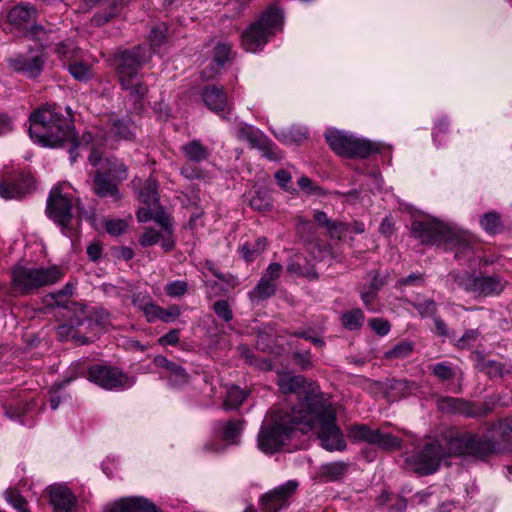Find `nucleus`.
<instances>
[{
  "mask_svg": "<svg viewBox=\"0 0 512 512\" xmlns=\"http://www.w3.org/2000/svg\"><path fill=\"white\" fill-rule=\"evenodd\" d=\"M309 410L302 415L301 410L291 413H278L271 422L264 423L257 435V447L265 454L278 452L297 431L308 433L315 430L321 445L328 451H342L346 443L336 424V415L323 402L319 395L307 397Z\"/></svg>",
  "mask_w": 512,
  "mask_h": 512,
  "instance_id": "1",
  "label": "nucleus"
},
{
  "mask_svg": "<svg viewBox=\"0 0 512 512\" xmlns=\"http://www.w3.org/2000/svg\"><path fill=\"white\" fill-rule=\"evenodd\" d=\"M67 116L65 117L60 108L56 106H44L37 109L29 117L30 138L43 147L57 148L64 143H70V159L71 162L76 160L75 150L78 147L91 146L94 149L105 144L113 145L118 140H132L134 132L129 122L124 120H114L108 124V134L103 135L97 132L83 133L79 142L76 141V134L73 127L72 111L66 108Z\"/></svg>",
  "mask_w": 512,
  "mask_h": 512,
  "instance_id": "2",
  "label": "nucleus"
},
{
  "mask_svg": "<svg viewBox=\"0 0 512 512\" xmlns=\"http://www.w3.org/2000/svg\"><path fill=\"white\" fill-rule=\"evenodd\" d=\"M508 449H512V424L506 420L492 425L481 436L469 432L456 434L451 443L452 453L479 459Z\"/></svg>",
  "mask_w": 512,
  "mask_h": 512,
  "instance_id": "3",
  "label": "nucleus"
},
{
  "mask_svg": "<svg viewBox=\"0 0 512 512\" xmlns=\"http://www.w3.org/2000/svg\"><path fill=\"white\" fill-rule=\"evenodd\" d=\"M411 232L421 243L442 244L445 249L454 250L456 258L471 250V236L468 233L451 229L436 219L414 221Z\"/></svg>",
  "mask_w": 512,
  "mask_h": 512,
  "instance_id": "4",
  "label": "nucleus"
},
{
  "mask_svg": "<svg viewBox=\"0 0 512 512\" xmlns=\"http://www.w3.org/2000/svg\"><path fill=\"white\" fill-rule=\"evenodd\" d=\"M150 59V50L141 46L124 51L117 58V73L121 86L129 91V95L135 101L142 99L147 93V87L140 81L138 72Z\"/></svg>",
  "mask_w": 512,
  "mask_h": 512,
  "instance_id": "5",
  "label": "nucleus"
},
{
  "mask_svg": "<svg viewBox=\"0 0 512 512\" xmlns=\"http://www.w3.org/2000/svg\"><path fill=\"white\" fill-rule=\"evenodd\" d=\"M453 438L454 436L446 441L445 447L440 440H432L423 447L416 449L411 455L405 453L406 466L420 475H429L436 472L444 457L464 455V453H452L451 443Z\"/></svg>",
  "mask_w": 512,
  "mask_h": 512,
  "instance_id": "6",
  "label": "nucleus"
},
{
  "mask_svg": "<svg viewBox=\"0 0 512 512\" xmlns=\"http://www.w3.org/2000/svg\"><path fill=\"white\" fill-rule=\"evenodd\" d=\"M283 13L276 6H270L259 19L242 34V45L248 52L263 48L268 38L282 29Z\"/></svg>",
  "mask_w": 512,
  "mask_h": 512,
  "instance_id": "7",
  "label": "nucleus"
},
{
  "mask_svg": "<svg viewBox=\"0 0 512 512\" xmlns=\"http://www.w3.org/2000/svg\"><path fill=\"white\" fill-rule=\"evenodd\" d=\"M63 277L56 267L28 268L17 266L12 271L14 287L22 293H31L40 287L52 285Z\"/></svg>",
  "mask_w": 512,
  "mask_h": 512,
  "instance_id": "8",
  "label": "nucleus"
},
{
  "mask_svg": "<svg viewBox=\"0 0 512 512\" xmlns=\"http://www.w3.org/2000/svg\"><path fill=\"white\" fill-rule=\"evenodd\" d=\"M325 138L336 154L347 158H366L374 150L369 141L336 129H329Z\"/></svg>",
  "mask_w": 512,
  "mask_h": 512,
  "instance_id": "9",
  "label": "nucleus"
},
{
  "mask_svg": "<svg viewBox=\"0 0 512 512\" xmlns=\"http://www.w3.org/2000/svg\"><path fill=\"white\" fill-rule=\"evenodd\" d=\"M69 189L68 184L59 183L51 189L47 198V216L62 227H67L73 217V199Z\"/></svg>",
  "mask_w": 512,
  "mask_h": 512,
  "instance_id": "10",
  "label": "nucleus"
},
{
  "mask_svg": "<svg viewBox=\"0 0 512 512\" xmlns=\"http://www.w3.org/2000/svg\"><path fill=\"white\" fill-rule=\"evenodd\" d=\"M458 285L466 292L480 297L499 295L506 287L507 282L497 274L475 276L469 273L455 278Z\"/></svg>",
  "mask_w": 512,
  "mask_h": 512,
  "instance_id": "11",
  "label": "nucleus"
},
{
  "mask_svg": "<svg viewBox=\"0 0 512 512\" xmlns=\"http://www.w3.org/2000/svg\"><path fill=\"white\" fill-rule=\"evenodd\" d=\"M88 379L107 390L129 388L134 383L118 368L103 365L91 366L88 371Z\"/></svg>",
  "mask_w": 512,
  "mask_h": 512,
  "instance_id": "12",
  "label": "nucleus"
},
{
  "mask_svg": "<svg viewBox=\"0 0 512 512\" xmlns=\"http://www.w3.org/2000/svg\"><path fill=\"white\" fill-rule=\"evenodd\" d=\"M277 384L283 393H298L300 390H303V392L305 393L304 401L301 402L297 407L293 408L292 410H301L302 415H306L307 411L309 410L307 405V397L312 394H315L319 395L322 398L323 402L335 414L331 405L325 401L323 395L319 391H316V389L313 388L311 385H309L308 387L305 386L306 380L303 376L295 375L290 372L283 373L278 376Z\"/></svg>",
  "mask_w": 512,
  "mask_h": 512,
  "instance_id": "13",
  "label": "nucleus"
},
{
  "mask_svg": "<svg viewBox=\"0 0 512 512\" xmlns=\"http://www.w3.org/2000/svg\"><path fill=\"white\" fill-rule=\"evenodd\" d=\"M299 486L296 480H289L263 496V512H279L289 505L288 499Z\"/></svg>",
  "mask_w": 512,
  "mask_h": 512,
  "instance_id": "14",
  "label": "nucleus"
},
{
  "mask_svg": "<svg viewBox=\"0 0 512 512\" xmlns=\"http://www.w3.org/2000/svg\"><path fill=\"white\" fill-rule=\"evenodd\" d=\"M9 65L15 72L28 78L39 76L43 70L44 58L41 53L29 52L9 59Z\"/></svg>",
  "mask_w": 512,
  "mask_h": 512,
  "instance_id": "15",
  "label": "nucleus"
},
{
  "mask_svg": "<svg viewBox=\"0 0 512 512\" xmlns=\"http://www.w3.org/2000/svg\"><path fill=\"white\" fill-rule=\"evenodd\" d=\"M158 185L155 180L148 179L140 189L139 198L146 207L139 208L137 218L139 222H147L153 217V213L159 205Z\"/></svg>",
  "mask_w": 512,
  "mask_h": 512,
  "instance_id": "16",
  "label": "nucleus"
},
{
  "mask_svg": "<svg viewBox=\"0 0 512 512\" xmlns=\"http://www.w3.org/2000/svg\"><path fill=\"white\" fill-rule=\"evenodd\" d=\"M34 189V179L30 175H18L16 178L0 182V197L6 200L21 199Z\"/></svg>",
  "mask_w": 512,
  "mask_h": 512,
  "instance_id": "17",
  "label": "nucleus"
},
{
  "mask_svg": "<svg viewBox=\"0 0 512 512\" xmlns=\"http://www.w3.org/2000/svg\"><path fill=\"white\" fill-rule=\"evenodd\" d=\"M88 160L91 165L99 166L98 170L105 172L115 180L122 181L128 176V168L123 162L115 158L102 159L101 153L94 149V147L91 148Z\"/></svg>",
  "mask_w": 512,
  "mask_h": 512,
  "instance_id": "18",
  "label": "nucleus"
},
{
  "mask_svg": "<svg viewBox=\"0 0 512 512\" xmlns=\"http://www.w3.org/2000/svg\"><path fill=\"white\" fill-rule=\"evenodd\" d=\"M105 512H160V510L144 497H124L108 506Z\"/></svg>",
  "mask_w": 512,
  "mask_h": 512,
  "instance_id": "19",
  "label": "nucleus"
},
{
  "mask_svg": "<svg viewBox=\"0 0 512 512\" xmlns=\"http://www.w3.org/2000/svg\"><path fill=\"white\" fill-rule=\"evenodd\" d=\"M153 362L158 368L163 369L166 372L164 377L167 378L171 386L181 387L188 382L189 375L179 364L170 361L161 355H157Z\"/></svg>",
  "mask_w": 512,
  "mask_h": 512,
  "instance_id": "20",
  "label": "nucleus"
},
{
  "mask_svg": "<svg viewBox=\"0 0 512 512\" xmlns=\"http://www.w3.org/2000/svg\"><path fill=\"white\" fill-rule=\"evenodd\" d=\"M438 407L444 412L459 413L469 417L482 415L472 403L461 398L444 397L438 401Z\"/></svg>",
  "mask_w": 512,
  "mask_h": 512,
  "instance_id": "21",
  "label": "nucleus"
},
{
  "mask_svg": "<svg viewBox=\"0 0 512 512\" xmlns=\"http://www.w3.org/2000/svg\"><path fill=\"white\" fill-rule=\"evenodd\" d=\"M202 98L205 105L213 112L220 113L228 105L227 95L222 87L209 85L204 88Z\"/></svg>",
  "mask_w": 512,
  "mask_h": 512,
  "instance_id": "22",
  "label": "nucleus"
},
{
  "mask_svg": "<svg viewBox=\"0 0 512 512\" xmlns=\"http://www.w3.org/2000/svg\"><path fill=\"white\" fill-rule=\"evenodd\" d=\"M36 17V9L29 4H20L13 7L8 13V21L18 27L26 29L32 26Z\"/></svg>",
  "mask_w": 512,
  "mask_h": 512,
  "instance_id": "23",
  "label": "nucleus"
},
{
  "mask_svg": "<svg viewBox=\"0 0 512 512\" xmlns=\"http://www.w3.org/2000/svg\"><path fill=\"white\" fill-rule=\"evenodd\" d=\"M105 172L97 171L94 177V192L103 198H111L114 202L120 199V193L115 183L107 179Z\"/></svg>",
  "mask_w": 512,
  "mask_h": 512,
  "instance_id": "24",
  "label": "nucleus"
},
{
  "mask_svg": "<svg viewBox=\"0 0 512 512\" xmlns=\"http://www.w3.org/2000/svg\"><path fill=\"white\" fill-rule=\"evenodd\" d=\"M50 500L55 512H71L75 503L70 491L63 487H53L50 491Z\"/></svg>",
  "mask_w": 512,
  "mask_h": 512,
  "instance_id": "25",
  "label": "nucleus"
},
{
  "mask_svg": "<svg viewBox=\"0 0 512 512\" xmlns=\"http://www.w3.org/2000/svg\"><path fill=\"white\" fill-rule=\"evenodd\" d=\"M476 368L485 372L490 378L503 377L512 372V365L494 360H487L482 356H478Z\"/></svg>",
  "mask_w": 512,
  "mask_h": 512,
  "instance_id": "26",
  "label": "nucleus"
},
{
  "mask_svg": "<svg viewBox=\"0 0 512 512\" xmlns=\"http://www.w3.org/2000/svg\"><path fill=\"white\" fill-rule=\"evenodd\" d=\"M184 156L193 163H200L206 161L210 152L206 146H204L199 140H192L184 144L180 148Z\"/></svg>",
  "mask_w": 512,
  "mask_h": 512,
  "instance_id": "27",
  "label": "nucleus"
},
{
  "mask_svg": "<svg viewBox=\"0 0 512 512\" xmlns=\"http://www.w3.org/2000/svg\"><path fill=\"white\" fill-rule=\"evenodd\" d=\"M313 217L318 225L327 229L331 238L341 239L344 236V230L348 228L343 222L331 220L323 211H315Z\"/></svg>",
  "mask_w": 512,
  "mask_h": 512,
  "instance_id": "28",
  "label": "nucleus"
},
{
  "mask_svg": "<svg viewBox=\"0 0 512 512\" xmlns=\"http://www.w3.org/2000/svg\"><path fill=\"white\" fill-rule=\"evenodd\" d=\"M349 464L343 461L326 463L319 468V477L327 482L340 480L347 472Z\"/></svg>",
  "mask_w": 512,
  "mask_h": 512,
  "instance_id": "29",
  "label": "nucleus"
},
{
  "mask_svg": "<svg viewBox=\"0 0 512 512\" xmlns=\"http://www.w3.org/2000/svg\"><path fill=\"white\" fill-rule=\"evenodd\" d=\"M379 429H371L365 424L354 425L348 430V437L354 442L374 445Z\"/></svg>",
  "mask_w": 512,
  "mask_h": 512,
  "instance_id": "30",
  "label": "nucleus"
},
{
  "mask_svg": "<svg viewBox=\"0 0 512 512\" xmlns=\"http://www.w3.org/2000/svg\"><path fill=\"white\" fill-rule=\"evenodd\" d=\"M74 288L75 285L72 282H68L61 290L50 294V298L53 301L51 305L58 308H68L69 304L75 305L71 300Z\"/></svg>",
  "mask_w": 512,
  "mask_h": 512,
  "instance_id": "31",
  "label": "nucleus"
},
{
  "mask_svg": "<svg viewBox=\"0 0 512 512\" xmlns=\"http://www.w3.org/2000/svg\"><path fill=\"white\" fill-rule=\"evenodd\" d=\"M231 53V46L227 43H219L214 48L213 62L217 66V70L215 72H208L203 70V76L205 78H212L221 68L225 62L229 60V56Z\"/></svg>",
  "mask_w": 512,
  "mask_h": 512,
  "instance_id": "32",
  "label": "nucleus"
},
{
  "mask_svg": "<svg viewBox=\"0 0 512 512\" xmlns=\"http://www.w3.org/2000/svg\"><path fill=\"white\" fill-rule=\"evenodd\" d=\"M276 292V285L259 280L252 291L249 292V299L253 303H259L272 297Z\"/></svg>",
  "mask_w": 512,
  "mask_h": 512,
  "instance_id": "33",
  "label": "nucleus"
},
{
  "mask_svg": "<svg viewBox=\"0 0 512 512\" xmlns=\"http://www.w3.org/2000/svg\"><path fill=\"white\" fill-rule=\"evenodd\" d=\"M382 286L383 282L381 280H378L377 276H374L373 281L371 282L368 288L362 287L360 289L361 299L368 310L376 311V309L373 307V302L376 298L378 290Z\"/></svg>",
  "mask_w": 512,
  "mask_h": 512,
  "instance_id": "34",
  "label": "nucleus"
},
{
  "mask_svg": "<svg viewBox=\"0 0 512 512\" xmlns=\"http://www.w3.org/2000/svg\"><path fill=\"white\" fill-rule=\"evenodd\" d=\"M375 441L374 445L386 451H395L402 447V440L400 438L391 433H384L380 429Z\"/></svg>",
  "mask_w": 512,
  "mask_h": 512,
  "instance_id": "35",
  "label": "nucleus"
},
{
  "mask_svg": "<svg viewBox=\"0 0 512 512\" xmlns=\"http://www.w3.org/2000/svg\"><path fill=\"white\" fill-rule=\"evenodd\" d=\"M364 319V313L357 308L343 313L341 323L348 330H357L363 325Z\"/></svg>",
  "mask_w": 512,
  "mask_h": 512,
  "instance_id": "36",
  "label": "nucleus"
},
{
  "mask_svg": "<svg viewBox=\"0 0 512 512\" xmlns=\"http://www.w3.org/2000/svg\"><path fill=\"white\" fill-rule=\"evenodd\" d=\"M247 394L238 386H230L227 389L224 406L226 409H237L246 399Z\"/></svg>",
  "mask_w": 512,
  "mask_h": 512,
  "instance_id": "37",
  "label": "nucleus"
},
{
  "mask_svg": "<svg viewBox=\"0 0 512 512\" xmlns=\"http://www.w3.org/2000/svg\"><path fill=\"white\" fill-rule=\"evenodd\" d=\"M237 136L240 140L247 141L252 146L261 144L262 135L260 131L251 125H241L238 129Z\"/></svg>",
  "mask_w": 512,
  "mask_h": 512,
  "instance_id": "38",
  "label": "nucleus"
},
{
  "mask_svg": "<svg viewBox=\"0 0 512 512\" xmlns=\"http://www.w3.org/2000/svg\"><path fill=\"white\" fill-rule=\"evenodd\" d=\"M480 224L482 228L490 234H496L500 232L502 228L501 217L495 212H488L483 215Z\"/></svg>",
  "mask_w": 512,
  "mask_h": 512,
  "instance_id": "39",
  "label": "nucleus"
},
{
  "mask_svg": "<svg viewBox=\"0 0 512 512\" xmlns=\"http://www.w3.org/2000/svg\"><path fill=\"white\" fill-rule=\"evenodd\" d=\"M68 71L78 81H87L92 77L91 68L82 62L71 63Z\"/></svg>",
  "mask_w": 512,
  "mask_h": 512,
  "instance_id": "40",
  "label": "nucleus"
},
{
  "mask_svg": "<svg viewBox=\"0 0 512 512\" xmlns=\"http://www.w3.org/2000/svg\"><path fill=\"white\" fill-rule=\"evenodd\" d=\"M6 501L19 512H29L27 508L26 500L13 489H9L5 492Z\"/></svg>",
  "mask_w": 512,
  "mask_h": 512,
  "instance_id": "41",
  "label": "nucleus"
},
{
  "mask_svg": "<svg viewBox=\"0 0 512 512\" xmlns=\"http://www.w3.org/2000/svg\"><path fill=\"white\" fill-rule=\"evenodd\" d=\"M250 205L257 211H266L271 207V200L265 191H256L250 199Z\"/></svg>",
  "mask_w": 512,
  "mask_h": 512,
  "instance_id": "42",
  "label": "nucleus"
},
{
  "mask_svg": "<svg viewBox=\"0 0 512 512\" xmlns=\"http://www.w3.org/2000/svg\"><path fill=\"white\" fill-rule=\"evenodd\" d=\"M412 352V345L408 342H401L395 345L392 349L385 352L387 359H402L410 355Z\"/></svg>",
  "mask_w": 512,
  "mask_h": 512,
  "instance_id": "43",
  "label": "nucleus"
},
{
  "mask_svg": "<svg viewBox=\"0 0 512 512\" xmlns=\"http://www.w3.org/2000/svg\"><path fill=\"white\" fill-rule=\"evenodd\" d=\"M283 267L279 263H270L262 274L260 280L277 286V280L280 278Z\"/></svg>",
  "mask_w": 512,
  "mask_h": 512,
  "instance_id": "44",
  "label": "nucleus"
},
{
  "mask_svg": "<svg viewBox=\"0 0 512 512\" xmlns=\"http://www.w3.org/2000/svg\"><path fill=\"white\" fill-rule=\"evenodd\" d=\"M283 267L279 263H270L262 274L260 280L277 286V280L280 278Z\"/></svg>",
  "mask_w": 512,
  "mask_h": 512,
  "instance_id": "45",
  "label": "nucleus"
},
{
  "mask_svg": "<svg viewBox=\"0 0 512 512\" xmlns=\"http://www.w3.org/2000/svg\"><path fill=\"white\" fill-rule=\"evenodd\" d=\"M432 373L440 381L452 379L455 376V370L448 362H440L432 367Z\"/></svg>",
  "mask_w": 512,
  "mask_h": 512,
  "instance_id": "46",
  "label": "nucleus"
},
{
  "mask_svg": "<svg viewBox=\"0 0 512 512\" xmlns=\"http://www.w3.org/2000/svg\"><path fill=\"white\" fill-rule=\"evenodd\" d=\"M241 430L242 423L240 421H228L222 426V436L226 441L234 442Z\"/></svg>",
  "mask_w": 512,
  "mask_h": 512,
  "instance_id": "47",
  "label": "nucleus"
},
{
  "mask_svg": "<svg viewBox=\"0 0 512 512\" xmlns=\"http://www.w3.org/2000/svg\"><path fill=\"white\" fill-rule=\"evenodd\" d=\"M213 311L225 322H230L233 319L232 309L226 300H218L213 304Z\"/></svg>",
  "mask_w": 512,
  "mask_h": 512,
  "instance_id": "48",
  "label": "nucleus"
},
{
  "mask_svg": "<svg viewBox=\"0 0 512 512\" xmlns=\"http://www.w3.org/2000/svg\"><path fill=\"white\" fill-rule=\"evenodd\" d=\"M77 48L72 40H65L56 46V53L64 60H70L75 57Z\"/></svg>",
  "mask_w": 512,
  "mask_h": 512,
  "instance_id": "49",
  "label": "nucleus"
},
{
  "mask_svg": "<svg viewBox=\"0 0 512 512\" xmlns=\"http://www.w3.org/2000/svg\"><path fill=\"white\" fill-rule=\"evenodd\" d=\"M187 289L188 284L183 280L169 282L164 288L166 294L173 298L183 296L187 292Z\"/></svg>",
  "mask_w": 512,
  "mask_h": 512,
  "instance_id": "50",
  "label": "nucleus"
},
{
  "mask_svg": "<svg viewBox=\"0 0 512 512\" xmlns=\"http://www.w3.org/2000/svg\"><path fill=\"white\" fill-rule=\"evenodd\" d=\"M128 224L123 219H109L105 222L106 231L112 236H119L126 232Z\"/></svg>",
  "mask_w": 512,
  "mask_h": 512,
  "instance_id": "51",
  "label": "nucleus"
},
{
  "mask_svg": "<svg viewBox=\"0 0 512 512\" xmlns=\"http://www.w3.org/2000/svg\"><path fill=\"white\" fill-rule=\"evenodd\" d=\"M308 131L305 127L293 126L287 131L285 135V141L291 143H299L307 138Z\"/></svg>",
  "mask_w": 512,
  "mask_h": 512,
  "instance_id": "52",
  "label": "nucleus"
},
{
  "mask_svg": "<svg viewBox=\"0 0 512 512\" xmlns=\"http://www.w3.org/2000/svg\"><path fill=\"white\" fill-rule=\"evenodd\" d=\"M413 306L422 317L433 316L437 311L436 303L433 300L415 302Z\"/></svg>",
  "mask_w": 512,
  "mask_h": 512,
  "instance_id": "53",
  "label": "nucleus"
},
{
  "mask_svg": "<svg viewBox=\"0 0 512 512\" xmlns=\"http://www.w3.org/2000/svg\"><path fill=\"white\" fill-rule=\"evenodd\" d=\"M180 315L181 309L178 305H171L168 308L161 307L159 320L170 323L175 321Z\"/></svg>",
  "mask_w": 512,
  "mask_h": 512,
  "instance_id": "54",
  "label": "nucleus"
},
{
  "mask_svg": "<svg viewBox=\"0 0 512 512\" xmlns=\"http://www.w3.org/2000/svg\"><path fill=\"white\" fill-rule=\"evenodd\" d=\"M369 326L380 336H385L390 331V324L388 321L381 318L370 319Z\"/></svg>",
  "mask_w": 512,
  "mask_h": 512,
  "instance_id": "55",
  "label": "nucleus"
},
{
  "mask_svg": "<svg viewBox=\"0 0 512 512\" xmlns=\"http://www.w3.org/2000/svg\"><path fill=\"white\" fill-rule=\"evenodd\" d=\"M161 307L151 300L142 310L148 322L152 323L159 320Z\"/></svg>",
  "mask_w": 512,
  "mask_h": 512,
  "instance_id": "56",
  "label": "nucleus"
},
{
  "mask_svg": "<svg viewBox=\"0 0 512 512\" xmlns=\"http://www.w3.org/2000/svg\"><path fill=\"white\" fill-rule=\"evenodd\" d=\"M297 232L306 240H310L311 236L314 234L313 224L309 220H299L297 223Z\"/></svg>",
  "mask_w": 512,
  "mask_h": 512,
  "instance_id": "57",
  "label": "nucleus"
},
{
  "mask_svg": "<svg viewBox=\"0 0 512 512\" xmlns=\"http://www.w3.org/2000/svg\"><path fill=\"white\" fill-rule=\"evenodd\" d=\"M479 337L478 330H469L457 341V345L460 348H467L472 346L477 338Z\"/></svg>",
  "mask_w": 512,
  "mask_h": 512,
  "instance_id": "58",
  "label": "nucleus"
},
{
  "mask_svg": "<svg viewBox=\"0 0 512 512\" xmlns=\"http://www.w3.org/2000/svg\"><path fill=\"white\" fill-rule=\"evenodd\" d=\"M160 234L155 229H147L140 239V244L143 247L151 246L159 241Z\"/></svg>",
  "mask_w": 512,
  "mask_h": 512,
  "instance_id": "59",
  "label": "nucleus"
},
{
  "mask_svg": "<svg viewBox=\"0 0 512 512\" xmlns=\"http://www.w3.org/2000/svg\"><path fill=\"white\" fill-rule=\"evenodd\" d=\"M181 174L189 179V180H194V179H201L203 178V171L201 169H199L198 167L196 166H193L191 164H186L184 165L182 168H181Z\"/></svg>",
  "mask_w": 512,
  "mask_h": 512,
  "instance_id": "60",
  "label": "nucleus"
},
{
  "mask_svg": "<svg viewBox=\"0 0 512 512\" xmlns=\"http://www.w3.org/2000/svg\"><path fill=\"white\" fill-rule=\"evenodd\" d=\"M261 149L263 151L264 156L272 161H278L282 158L281 152L277 150L271 143H262Z\"/></svg>",
  "mask_w": 512,
  "mask_h": 512,
  "instance_id": "61",
  "label": "nucleus"
},
{
  "mask_svg": "<svg viewBox=\"0 0 512 512\" xmlns=\"http://www.w3.org/2000/svg\"><path fill=\"white\" fill-rule=\"evenodd\" d=\"M151 219H154L159 225H161L165 230H169L171 227V220L168 215H166L159 207L155 209L153 213V217Z\"/></svg>",
  "mask_w": 512,
  "mask_h": 512,
  "instance_id": "62",
  "label": "nucleus"
},
{
  "mask_svg": "<svg viewBox=\"0 0 512 512\" xmlns=\"http://www.w3.org/2000/svg\"><path fill=\"white\" fill-rule=\"evenodd\" d=\"M152 300L148 293H135L132 296V303L135 307L139 308L141 311L145 308V306Z\"/></svg>",
  "mask_w": 512,
  "mask_h": 512,
  "instance_id": "63",
  "label": "nucleus"
},
{
  "mask_svg": "<svg viewBox=\"0 0 512 512\" xmlns=\"http://www.w3.org/2000/svg\"><path fill=\"white\" fill-rule=\"evenodd\" d=\"M391 504L388 508V512H404L407 507L406 500L404 498L395 496L390 499Z\"/></svg>",
  "mask_w": 512,
  "mask_h": 512,
  "instance_id": "64",
  "label": "nucleus"
}]
</instances>
